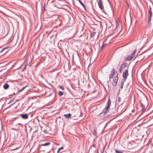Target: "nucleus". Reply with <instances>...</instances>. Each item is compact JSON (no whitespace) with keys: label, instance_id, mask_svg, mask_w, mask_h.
<instances>
[{"label":"nucleus","instance_id":"obj_21","mask_svg":"<svg viewBox=\"0 0 153 153\" xmlns=\"http://www.w3.org/2000/svg\"><path fill=\"white\" fill-rule=\"evenodd\" d=\"M81 4V5L82 6V7H84V4L82 3V1L80 3H79Z\"/></svg>","mask_w":153,"mask_h":153},{"label":"nucleus","instance_id":"obj_8","mask_svg":"<svg viewBox=\"0 0 153 153\" xmlns=\"http://www.w3.org/2000/svg\"><path fill=\"white\" fill-rule=\"evenodd\" d=\"M21 116L23 119H26L28 118V116L27 114H22L21 115Z\"/></svg>","mask_w":153,"mask_h":153},{"label":"nucleus","instance_id":"obj_24","mask_svg":"<svg viewBox=\"0 0 153 153\" xmlns=\"http://www.w3.org/2000/svg\"><path fill=\"white\" fill-rule=\"evenodd\" d=\"M84 7V8L85 10L86 11L87 9H86V8H85V5H84V7Z\"/></svg>","mask_w":153,"mask_h":153},{"label":"nucleus","instance_id":"obj_17","mask_svg":"<svg viewBox=\"0 0 153 153\" xmlns=\"http://www.w3.org/2000/svg\"><path fill=\"white\" fill-rule=\"evenodd\" d=\"M123 65H122L121 66V68H120V70H119V72L120 73H121L122 72L121 70L123 69Z\"/></svg>","mask_w":153,"mask_h":153},{"label":"nucleus","instance_id":"obj_26","mask_svg":"<svg viewBox=\"0 0 153 153\" xmlns=\"http://www.w3.org/2000/svg\"><path fill=\"white\" fill-rule=\"evenodd\" d=\"M78 0L79 3H80L82 1L80 0Z\"/></svg>","mask_w":153,"mask_h":153},{"label":"nucleus","instance_id":"obj_10","mask_svg":"<svg viewBox=\"0 0 153 153\" xmlns=\"http://www.w3.org/2000/svg\"><path fill=\"white\" fill-rule=\"evenodd\" d=\"M3 87L4 89H7L9 88V85L8 84L6 83L3 85Z\"/></svg>","mask_w":153,"mask_h":153},{"label":"nucleus","instance_id":"obj_16","mask_svg":"<svg viewBox=\"0 0 153 153\" xmlns=\"http://www.w3.org/2000/svg\"><path fill=\"white\" fill-rule=\"evenodd\" d=\"M59 96H62L63 94V93L61 91H59Z\"/></svg>","mask_w":153,"mask_h":153},{"label":"nucleus","instance_id":"obj_29","mask_svg":"<svg viewBox=\"0 0 153 153\" xmlns=\"http://www.w3.org/2000/svg\"><path fill=\"white\" fill-rule=\"evenodd\" d=\"M103 46H102V48H103Z\"/></svg>","mask_w":153,"mask_h":153},{"label":"nucleus","instance_id":"obj_13","mask_svg":"<svg viewBox=\"0 0 153 153\" xmlns=\"http://www.w3.org/2000/svg\"><path fill=\"white\" fill-rule=\"evenodd\" d=\"M50 144V143L48 142V143H45L44 144H42V145L43 146H46L49 145Z\"/></svg>","mask_w":153,"mask_h":153},{"label":"nucleus","instance_id":"obj_15","mask_svg":"<svg viewBox=\"0 0 153 153\" xmlns=\"http://www.w3.org/2000/svg\"><path fill=\"white\" fill-rule=\"evenodd\" d=\"M96 33L95 32H93L91 33V37L93 38L94 37V35Z\"/></svg>","mask_w":153,"mask_h":153},{"label":"nucleus","instance_id":"obj_2","mask_svg":"<svg viewBox=\"0 0 153 153\" xmlns=\"http://www.w3.org/2000/svg\"><path fill=\"white\" fill-rule=\"evenodd\" d=\"M147 99L146 98L144 99H141L140 101V103L141 107L143 108L142 111L146 109L147 105Z\"/></svg>","mask_w":153,"mask_h":153},{"label":"nucleus","instance_id":"obj_9","mask_svg":"<svg viewBox=\"0 0 153 153\" xmlns=\"http://www.w3.org/2000/svg\"><path fill=\"white\" fill-rule=\"evenodd\" d=\"M64 116L66 118L69 119L71 117V114H65L64 115Z\"/></svg>","mask_w":153,"mask_h":153},{"label":"nucleus","instance_id":"obj_12","mask_svg":"<svg viewBox=\"0 0 153 153\" xmlns=\"http://www.w3.org/2000/svg\"><path fill=\"white\" fill-rule=\"evenodd\" d=\"M116 74H115V73H114V71L112 73V74H111L110 76H109V78H113V75H116Z\"/></svg>","mask_w":153,"mask_h":153},{"label":"nucleus","instance_id":"obj_3","mask_svg":"<svg viewBox=\"0 0 153 153\" xmlns=\"http://www.w3.org/2000/svg\"><path fill=\"white\" fill-rule=\"evenodd\" d=\"M136 51L137 50L136 49L134 50L131 55V56H129L126 58V60L130 61L131 60V59L133 58L134 56H135L136 52Z\"/></svg>","mask_w":153,"mask_h":153},{"label":"nucleus","instance_id":"obj_28","mask_svg":"<svg viewBox=\"0 0 153 153\" xmlns=\"http://www.w3.org/2000/svg\"><path fill=\"white\" fill-rule=\"evenodd\" d=\"M25 67H26V65H25V68H24V69H25Z\"/></svg>","mask_w":153,"mask_h":153},{"label":"nucleus","instance_id":"obj_25","mask_svg":"<svg viewBox=\"0 0 153 153\" xmlns=\"http://www.w3.org/2000/svg\"><path fill=\"white\" fill-rule=\"evenodd\" d=\"M78 0L79 3H80L82 1L80 0Z\"/></svg>","mask_w":153,"mask_h":153},{"label":"nucleus","instance_id":"obj_6","mask_svg":"<svg viewBox=\"0 0 153 153\" xmlns=\"http://www.w3.org/2000/svg\"><path fill=\"white\" fill-rule=\"evenodd\" d=\"M152 16V12L151 10V8L150 7H149V13L148 22H150Z\"/></svg>","mask_w":153,"mask_h":153},{"label":"nucleus","instance_id":"obj_1","mask_svg":"<svg viewBox=\"0 0 153 153\" xmlns=\"http://www.w3.org/2000/svg\"><path fill=\"white\" fill-rule=\"evenodd\" d=\"M128 68L123 72V81L121 82L120 85V88L121 89L123 88L124 82L126 79L127 76L128 74Z\"/></svg>","mask_w":153,"mask_h":153},{"label":"nucleus","instance_id":"obj_14","mask_svg":"<svg viewBox=\"0 0 153 153\" xmlns=\"http://www.w3.org/2000/svg\"><path fill=\"white\" fill-rule=\"evenodd\" d=\"M64 149V148L62 146V147H61L60 148H59V149L57 151V153H58L61 150L63 149Z\"/></svg>","mask_w":153,"mask_h":153},{"label":"nucleus","instance_id":"obj_5","mask_svg":"<svg viewBox=\"0 0 153 153\" xmlns=\"http://www.w3.org/2000/svg\"><path fill=\"white\" fill-rule=\"evenodd\" d=\"M98 5L100 8L101 9V10H104L103 6V3L102 0H99L98 1Z\"/></svg>","mask_w":153,"mask_h":153},{"label":"nucleus","instance_id":"obj_30","mask_svg":"<svg viewBox=\"0 0 153 153\" xmlns=\"http://www.w3.org/2000/svg\"><path fill=\"white\" fill-rule=\"evenodd\" d=\"M153 146V145H152Z\"/></svg>","mask_w":153,"mask_h":153},{"label":"nucleus","instance_id":"obj_22","mask_svg":"<svg viewBox=\"0 0 153 153\" xmlns=\"http://www.w3.org/2000/svg\"><path fill=\"white\" fill-rule=\"evenodd\" d=\"M115 151L117 153H122V152H120L118 151V150H116Z\"/></svg>","mask_w":153,"mask_h":153},{"label":"nucleus","instance_id":"obj_27","mask_svg":"<svg viewBox=\"0 0 153 153\" xmlns=\"http://www.w3.org/2000/svg\"><path fill=\"white\" fill-rule=\"evenodd\" d=\"M25 67H26V65H25V68H24V69H25Z\"/></svg>","mask_w":153,"mask_h":153},{"label":"nucleus","instance_id":"obj_7","mask_svg":"<svg viewBox=\"0 0 153 153\" xmlns=\"http://www.w3.org/2000/svg\"><path fill=\"white\" fill-rule=\"evenodd\" d=\"M111 104V101L110 100V98H109L108 100V105H107V106L106 108V109L107 110H108V109L110 107Z\"/></svg>","mask_w":153,"mask_h":153},{"label":"nucleus","instance_id":"obj_20","mask_svg":"<svg viewBox=\"0 0 153 153\" xmlns=\"http://www.w3.org/2000/svg\"><path fill=\"white\" fill-rule=\"evenodd\" d=\"M59 87L60 88H61V89H62V90H64V88L63 86H59Z\"/></svg>","mask_w":153,"mask_h":153},{"label":"nucleus","instance_id":"obj_4","mask_svg":"<svg viewBox=\"0 0 153 153\" xmlns=\"http://www.w3.org/2000/svg\"><path fill=\"white\" fill-rule=\"evenodd\" d=\"M118 74L117 73L116 76H114L112 84L114 86L116 85L117 84L118 79Z\"/></svg>","mask_w":153,"mask_h":153},{"label":"nucleus","instance_id":"obj_23","mask_svg":"<svg viewBox=\"0 0 153 153\" xmlns=\"http://www.w3.org/2000/svg\"><path fill=\"white\" fill-rule=\"evenodd\" d=\"M121 98L120 97H118V102H120V101L121 100Z\"/></svg>","mask_w":153,"mask_h":153},{"label":"nucleus","instance_id":"obj_19","mask_svg":"<svg viewBox=\"0 0 153 153\" xmlns=\"http://www.w3.org/2000/svg\"><path fill=\"white\" fill-rule=\"evenodd\" d=\"M108 111V110H107L105 108V111H104V113L105 114H106L107 112Z\"/></svg>","mask_w":153,"mask_h":153},{"label":"nucleus","instance_id":"obj_18","mask_svg":"<svg viewBox=\"0 0 153 153\" xmlns=\"http://www.w3.org/2000/svg\"><path fill=\"white\" fill-rule=\"evenodd\" d=\"M25 87H23L21 89H20L19 90V92H21L23 90H24L25 89Z\"/></svg>","mask_w":153,"mask_h":153},{"label":"nucleus","instance_id":"obj_11","mask_svg":"<svg viewBox=\"0 0 153 153\" xmlns=\"http://www.w3.org/2000/svg\"><path fill=\"white\" fill-rule=\"evenodd\" d=\"M119 24L118 22L117 21H116V22L115 23V25H113V27L115 26V27H114V29H116L117 28V27L118 26H119Z\"/></svg>","mask_w":153,"mask_h":153}]
</instances>
